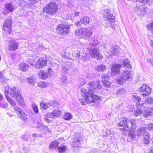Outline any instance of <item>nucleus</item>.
<instances>
[{"instance_id": "nucleus-59", "label": "nucleus", "mask_w": 153, "mask_h": 153, "mask_svg": "<svg viewBox=\"0 0 153 153\" xmlns=\"http://www.w3.org/2000/svg\"><path fill=\"white\" fill-rule=\"evenodd\" d=\"M32 136L33 137H38L37 134L36 133H34L33 134Z\"/></svg>"}, {"instance_id": "nucleus-63", "label": "nucleus", "mask_w": 153, "mask_h": 153, "mask_svg": "<svg viewBox=\"0 0 153 153\" xmlns=\"http://www.w3.org/2000/svg\"><path fill=\"white\" fill-rule=\"evenodd\" d=\"M151 63V64L153 65V60L151 59L150 61Z\"/></svg>"}, {"instance_id": "nucleus-9", "label": "nucleus", "mask_w": 153, "mask_h": 153, "mask_svg": "<svg viewBox=\"0 0 153 153\" xmlns=\"http://www.w3.org/2000/svg\"><path fill=\"white\" fill-rule=\"evenodd\" d=\"M92 33V31L90 29L81 28V36L84 39H88L91 37Z\"/></svg>"}, {"instance_id": "nucleus-64", "label": "nucleus", "mask_w": 153, "mask_h": 153, "mask_svg": "<svg viewBox=\"0 0 153 153\" xmlns=\"http://www.w3.org/2000/svg\"><path fill=\"white\" fill-rule=\"evenodd\" d=\"M150 13H153V9H151V11H150Z\"/></svg>"}, {"instance_id": "nucleus-36", "label": "nucleus", "mask_w": 153, "mask_h": 153, "mask_svg": "<svg viewBox=\"0 0 153 153\" xmlns=\"http://www.w3.org/2000/svg\"><path fill=\"white\" fill-rule=\"evenodd\" d=\"M8 104L4 100L0 102V107L2 108H5L8 106Z\"/></svg>"}, {"instance_id": "nucleus-22", "label": "nucleus", "mask_w": 153, "mask_h": 153, "mask_svg": "<svg viewBox=\"0 0 153 153\" xmlns=\"http://www.w3.org/2000/svg\"><path fill=\"white\" fill-rule=\"evenodd\" d=\"M128 122L129 124V127L132 130H134L136 127V120L131 119L128 120Z\"/></svg>"}, {"instance_id": "nucleus-16", "label": "nucleus", "mask_w": 153, "mask_h": 153, "mask_svg": "<svg viewBox=\"0 0 153 153\" xmlns=\"http://www.w3.org/2000/svg\"><path fill=\"white\" fill-rule=\"evenodd\" d=\"M47 64L46 61L45 59L40 58L38 60L37 63L35 64V66L38 68H41L43 66H45Z\"/></svg>"}, {"instance_id": "nucleus-39", "label": "nucleus", "mask_w": 153, "mask_h": 153, "mask_svg": "<svg viewBox=\"0 0 153 153\" xmlns=\"http://www.w3.org/2000/svg\"><path fill=\"white\" fill-rule=\"evenodd\" d=\"M32 108L33 111L36 113L39 112V110L37 106L35 104H33L32 105Z\"/></svg>"}, {"instance_id": "nucleus-43", "label": "nucleus", "mask_w": 153, "mask_h": 153, "mask_svg": "<svg viewBox=\"0 0 153 153\" xmlns=\"http://www.w3.org/2000/svg\"><path fill=\"white\" fill-rule=\"evenodd\" d=\"M137 2H140L142 4H143L145 5L148 2V0H136Z\"/></svg>"}, {"instance_id": "nucleus-11", "label": "nucleus", "mask_w": 153, "mask_h": 153, "mask_svg": "<svg viewBox=\"0 0 153 153\" xmlns=\"http://www.w3.org/2000/svg\"><path fill=\"white\" fill-rule=\"evenodd\" d=\"M8 49L10 51H14L16 50L18 48L19 45L16 40L14 39L11 40L9 42Z\"/></svg>"}, {"instance_id": "nucleus-27", "label": "nucleus", "mask_w": 153, "mask_h": 153, "mask_svg": "<svg viewBox=\"0 0 153 153\" xmlns=\"http://www.w3.org/2000/svg\"><path fill=\"white\" fill-rule=\"evenodd\" d=\"M40 106L41 108L45 109L49 107V102L45 103L42 101L40 103Z\"/></svg>"}, {"instance_id": "nucleus-10", "label": "nucleus", "mask_w": 153, "mask_h": 153, "mask_svg": "<svg viewBox=\"0 0 153 153\" xmlns=\"http://www.w3.org/2000/svg\"><path fill=\"white\" fill-rule=\"evenodd\" d=\"M117 126L118 127H120L119 129L122 131L128 130L129 128V124L128 120L127 121L126 119L122 120L117 123Z\"/></svg>"}, {"instance_id": "nucleus-25", "label": "nucleus", "mask_w": 153, "mask_h": 153, "mask_svg": "<svg viewBox=\"0 0 153 153\" xmlns=\"http://www.w3.org/2000/svg\"><path fill=\"white\" fill-rule=\"evenodd\" d=\"M81 20V22L84 25H87L89 22V18L87 16L82 17Z\"/></svg>"}, {"instance_id": "nucleus-32", "label": "nucleus", "mask_w": 153, "mask_h": 153, "mask_svg": "<svg viewBox=\"0 0 153 153\" xmlns=\"http://www.w3.org/2000/svg\"><path fill=\"white\" fill-rule=\"evenodd\" d=\"M66 149V147L65 146H62L57 147L58 151L60 153L64 152Z\"/></svg>"}, {"instance_id": "nucleus-1", "label": "nucleus", "mask_w": 153, "mask_h": 153, "mask_svg": "<svg viewBox=\"0 0 153 153\" xmlns=\"http://www.w3.org/2000/svg\"><path fill=\"white\" fill-rule=\"evenodd\" d=\"M87 88H88L86 90L83 88L82 89L81 96L82 98L80 99V101L82 105L95 102V100H97L99 99L98 96L94 94L97 92L96 91L97 90L102 88L99 81L90 82L88 83Z\"/></svg>"}, {"instance_id": "nucleus-62", "label": "nucleus", "mask_w": 153, "mask_h": 153, "mask_svg": "<svg viewBox=\"0 0 153 153\" xmlns=\"http://www.w3.org/2000/svg\"><path fill=\"white\" fill-rule=\"evenodd\" d=\"M64 79V80L65 81V80H66V76H63V77H62V78L61 79H62H62Z\"/></svg>"}, {"instance_id": "nucleus-46", "label": "nucleus", "mask_w": 153, "mask_h": 153, "mask_svg": "<svg viewBox=\"0 0 153 153\" xmlns=\"http://www.w3.org/2000/svg\"><path fill=\"white\" fill-rule=\"evenodd\" d=\"M35 81V79L33 78H28V82L29 84H33Z\"/></svg>"}, {"instance_id": "nucleus-18", "label": "nucleus", "mask_w": 153, "mask_h": 153, "mask_svg": "<svg viewBox=\"0 0 153 153\" xmlns=\"http://www.w3.org/2000/svg\"><path fill=\"white\" fill-rule=\"evenodd\" d=\"M115 75V66L114 64L113 65L112 67L111 68V75L114 76ZM110 75H105V74H102V81H108V79L109 76Z\"/></svg>"}, {"instance_id": "nucleus-15", "label": "nucleus", "mask_w": 153, "mask_h": 153, "mask_svg": "<svg viewBox=\"0 0 153 153\" xmlns=\"http://www.w3.org/2000/svg\"><path fill=\"white\" fill-rule=\"evenodd\" d=\"M136 10L138 15L143 16L146 13L147 9L146 7L139 6H137Z\"/></svg>"}, {"instance_id": "nucleus-31", "label": "nucleus", "mask_w": 153, "mask_h": 153, "mask_svg": "<svg viewBox=\"0 0 153 153\" xmlns=\"http://www.w3.org/2000/svg\"><path fill=\"white\" fill-rule=\"evenodd\" d=\"M146 114L148 116H150L153 114V109L151 107H148L146 110Z\"/></svg>"}, {"instance_id": "nucleus-56", "label": "nucleus", "mask_w": 153, "mask_h": 153, "mask_svg": "<svg viewBox=\"0 0 153 153\" xmlns=\"http://www.w3.org/2000/svg\"><path fill=\"white\" fill-rule=\"evenodd\" d=\"M48 70L49 73H50V74H53V71L50 68H48Z\"/></svg>"}, {"instance_id": "nucleus-5", "label": "nucleus", "mask_w": 153, "mask_h": 153, "mask_svg": "<svg viewBox=\"0 0 153 153\" xmlns=\"http://www.w3.org/2000/svg\"><path fill=\"white\" fill-rule=\"evenodd\" d=\"M70 27L71 25L68 23L60 24L56 27V33L60 36H65L68 33Z\"/></svg>"}, {"instance_id": "nucleus-52", "label": "nucleus", "mask_w": 153, "mask_h": 153, "mask_svg": "<svg viewBox=\"0 0 153 153\" xmlns=\"http://www.w3.org/2000/svg\"><path fill=\"white\" fill-rule=\"evenodd\" d=\"M47 134L48 135L49 137H51L52 136V133L51 130L49 129L46 132Z\"/></svg>"}, {"instance_id": "nucleus-50", "label": "nucleus", "mask_w": 153, "mask_h": 153, "mask_svg": "<svg viewBox=\"0 0 153 153\" xmlns=\"http://www.w3.org/2000/svg\"><path fill=\"white\" fill-rule=\"evenodd\" d=\"M75 34L77 36L81 35V29H76L75 31Z\"/></svg>"}, {"instance_id": "nucleus-26", "label": "nucleus", "mask_w": 153, "mask_h": 153, "mask_svg": "<svg viewBox=\"0 0 153 153\" xmlns=\"http://www.w3.org/2000/svg\"><path fill=\"white\" fill-rule=\"evenodd\" d=\"M128 136L130 137L132 139H134L136 138V136H137L136 134V131L135 132L133 130L132 131H130L128 133Z\"/></svg>"}, {"instance_id": "nucleus-48", "label": "nucleus", "mask_w": 153, "mask_h": 153, "mask_svg": "<svg viewBox=\"0 0 153 153\" xmlns=\"http://www.w3.org/2000/svg\"><path fill=\"white\" fill-rule=\"evenodd\" d=\"M124 93V90L123 89H120L117 91V93L119 94H121Z\"/></svg>"}, {"instance_id": "nucleus-54", "label": "nucleus", "mask_w": 153, "mask_h": 153, "mask_svg": "<svg viewBox=\"0 0 153 153\" xmlns=\"http://www.w3.org/2000/svg\"><path fill=\"white\" fill-rule=\"evenodd\" d=\"M43 128L46 132H47V131L49 129L47 126H43Z\"/></svg>"}, {"instance_id": "nucleus-13", "label": "nucleus", "mask_w": 153, "mask_h": 153, "mask_svg": "<svg viewBox=\"0 0 153 153\" xmlns=\"http://www.w3.org/2000/svg\"><path fill=\"white\" fill-rule=\"evenodd\" d=\"M109 10L108 9H106L104 10L102 14L104 18H106L107 19L109 20L111 22H115L114 17L113 16L112 14L109 13Z\"/></svg>"}, {"instance_id": "nucleus-17", "label": "nucleus", "mask_w": 153, "mask_h": 153, "mask_svg": "<svg viewBox=\"0 0 153 153\" xmlns=\"http://www.w3.org/2000/svg\"><path fill=\"white\" fill-rule=\"evenodd\" d=\"M5 8L4 14H7L12 12L14 9V6L11 3H7L5 4Z\"/></svg>"}, {"instance_id": "nucleus-47", "label": "nucleus", "mask_w": 153, "mask_h": 153, "mask_svg": "<svg viewBox=\"0 0 153 153\" xmlns=\"http://www.w3.org/2000/svg\"><path fill=\"white\" fill-rule=\"evenodd\" d=\"M146 102L149 103L153 104V98H149L147 99Z\"/></svg>"}, {"instance_id": "nucleus-2", "label": "nucleus", "mask_w": 153, "mask_h": 153, "mask_svg": "<svg viewBox=\"0 0 153 153\" xmlns=\"http://www.w3.org/2000/svg\"><path fill=\"white\" fill-rule=\"evenodd\" d=\"M4 93L6 99L12 106H15V103L8 97L7 94L20 102H22L23 101V98L21 96V93L19 88L17 87H14L13 88H10L8 87H6L5 88Z\"/></svg>"}, {"instance_id": "nucleus-12", "label": "nucleus", "mask_w": 153, "mask_h": 153, "mask_svg": "<svg viewBox=\"0 0 153 153\" xmlns=\"http://www.w3.org/2000/svg\"><path fill=\"white\" fill-rule=\"evenodd\" d=\"M61 111L58 109H55L51 113L46 114L45 117H46L54 118L58 117L61 115Z\"/></svg>"}, {"instance_id": "nucleus-8", "label": "nucleus", "mask_w": 153, "mask_h": 153, "mask_svg": "<svg viewBox=\"0 0 153 153\" xmlns=\"http://www.w3.org/2000/svg\"><path fill=\"white\" fill-rule=\"evenodd\" d=\"M151 88L146 84H143L139 90L141 92V94L145 97L149 95L151 93Z\"/></svg>"}, {"instance_id": "nucleus-21", "label": "nucleus", "mask_w": 153, "mask_h": 153, "mask_svg": "<svg viewBox=\"0 0 153 153\" xmlns=\"http://www.w3.org/2000/svg\"><path fill=\"white\" fill-rule=\"evenodd\" d=\"M129 60L128 59H125L122 60V63H123L124 65V68L127 70L131 69V66L129 63Z\"/></svg>"}, {"instance_id": "nucleus-20", "label": "nucleus", "mask_w": 153, "mask_h": 153, "mask_svg": "<svg viewBox=\"0 0 153 153\" xmlns=\"http://www.w3.org/2000/svg\"><path fill=\"white\" fill-rule=\"evenodd\" d=\"M12 24L11 20L10 19H7L5 21L4 24L3 25V29L6 30L5 28L10 29L11 28Z\"/></svg>"}, {"instance_id": "nucleus-38", "label": "nucleus", "mask_w": 153, "mask_h": 153, "mask_svg": "<svg viewBox=\"0 0 153 153\" xmlns=\"http://www.w3.org/2000/svg\"><path fill=\"white\" fill-rule=\"evenodd\" d=\"M47 86V84L45 82H41L39 83L38 86L43 88L46 87Z\"/></svg>"}, {"instance_id": "nucleus-35", "label": "nucleus", "mask_w": 153, "mask_h": 153, "mask_svg": "<svg viewBox=\"0 0 153 153\" xmlns=\"http://www.w3.org/2000/svg\"><path fill=\"white\" fill-rule=\"evenodd\" d=\"M80 140H79L78 137H75L74 138L73 141V143H74L73 145V146L75 147L76 146H75V145H78L79 143L80 142Z\"/></svg>"}, {"instance_id": "nucleus-33", "label": "nucleus", "mask_w": 153, "mask_h": 153, "mask_svg": "<svg viewBox=\"0 0 153 153\" xmlns=\"http://www.w3.org/2000/svg\"><path fill=\"white\" fill-rule=\"evenodd\" d=\"M121 65L120 64H115V75L118 74L120 73V69Z\"/></svg>"}, {"instance_id": "nucleus-14", "label": "nucleus", "mask_w": 153, "mask_h": 153, "mask_svg": "<svg viewBox=\"0 0 153 153\" xmlns=\"http://www.w3.org/2000/svg\"><path fill=\"white\" fill-rule=\"evenodd\" d=\"M14 109L18 115L19 117L22 120H25L27 119V116L21 109L19 107H15L14 108Z\"/></svg>"}, {"instance_id": "nucleus-7", "label": "nucleus", "mask_w": 153, "mask_h": 153, "mask_svg": "<svg viewBox=\"0 0 153 153\" xmlns=\"http://www.w3.org/2000/svg\"><path fill=\"white\" fill-rule=\"evenodd\" d=\"M130 77L129 71L128 70L123 71L122 72L121 76L119 78H117V82L119 85H122L126 80H127Z\"/></svg>"}, {"instance_id": "nucleus-28", "label": "nucleus", "mask_w": 153, "mask_h": 153, "mask_svg": "<svg viewBox=\"0 0 153 153\" xmlns=\"http://www.w3.org/2000/svg\"><path fill=\"white\" fill-rule=\"evenodd\" d=\"M59 144V143L57 141L55 140L53 141L50 145L49 148L51 149H54Z\"/></svg>"}, {"instance_id": "nucleus-41", "label": "nucleus", "mask_w": 153, "mask_h": 153, "mask_svg": "<svg viewBox=\"0 0 153 153\" xmlns=\"http://www.w3.org/2000/svg\"><path fill=\"white\" fill-rule=\"evenodd\" d=\"M147 27L149 30H151V32L153 34V22L147 26Z\"/></svg>"}, {"instance_id": "nucleus-19", "label": "nucleus", "mask_w": 153, "mask_h": 153, "mask_svg": "<svg viewBox=\"0 0 153 153\" xmlns=\"http://www.w3.org/2000/svg\"><path fill=\"white\" fill-rule=\"evenodd\" d=\"M29 68V65L25 63L21 62L19 65V69L22 71H26L28 70Z\"/></svg>"}, {"instance_id": "nucleus-3", "label": "nucleus", "mask_w": 153, "mask_h": 153, "mask_svg": "<svg viewBox=\"0 0 153 153\" xmlns=\"http://www.w3.org/2000/svg\"><path fill=\"white\" fill-rule=\"evenodd\" d=\"M58 9L57 5L55 2H51L43 8L42 12L47 15L52 16L57 13Z\"/></svg>"}, {"instance_id": "nucleus-55", "label": "nucleus", "mask_w": 153, "mask_h": 153, "mask_svg": "<svg viewBox=\"0 0 153 153\" xmlns=\"http://www.w3.org/2000/svg\"><path fill=\"white\" fill-rule=\"evenodd\" d=\"M81 23H82L81 22L80 20V22H77L76 23L75 25H76L78 27H79L80 26Z\"/></svg>"}, {"instance_id": "nucleus-23", "label": "nucleus", "mask_w": 153, "mask_h": 153, "mask_svg": "<svg viewBox=\"0 0 153 153\" xmlns=\"http://www.w3.org/2000/svg\"><path fill=\"white\" fill-rule=\"evenodd\" d=\"M95 69L98 72H104L106 70L105 66L103 64L98 65L96 66Z\"/></svg>"}, {"instance_id": "nucleus-37", "label": "nucleus", "mask_w": 153, "mask_h": 153, "mask_svg": "<svg viewBox=\"0 0 153 153\" xmlns=\"http://www.w3.org/2000/svg\"><path fill=\"white\" fill-rule=\"evenodd\" d=\"M72 116L70 113H69L65 114L63 117L64 119L66 120H70Z\"/></svg>"}, {"instance_id": "nucleus-49", "label": "nucleus", "mask_w": 153, "mask_h": 153, "mask_svg": "<svg viewBox=\"0 0 153 153\" xmlns=\"http://www.w3.org/2000/svg\"><path fill=\"white\" fill-rule=\"evenodd\" d=\"M80 52L79 51H77L75 55V57L76 58L79 59L80 58Z\"/></svg>"}, {"instance_id": "nucleus-58", "label": "nucleus", "mask_w": 153, "mask_h": 153, "mask_svg": "<svg viewBox=\"0 0 153 153\" xmlns=\"http://www.w3.org/2000/svg\"><path fill=\"white\" fill-rule=\"evenodd\" d=\"M44 119L48 123H50L51 122V120H48L47 118H45Z\"/></svg>"}, {"instance_id": "nucleus-29", "label": "nucleus", "mask_w": 153, "mask_h": 153, "mask_svg": "<svg viewBox=\"0 0 153 153\" xmlns=\"http://www.w3.org/2000/svg\"><path fill=\"white\" fill-rule=\"evenodd\" d=\"M142 113V111L141 109L138 108V107L137 108L134 110V114L135 116L137 117L140 115Z\"/></svg>"}, {"instance_id": "nucleus-44", "label": "nucleus", "mask_w": 153, "mask_h": 153, "mask_svg": "<svg viewBox=\"0 0 153 153\" xmlns=\"http://www.w3.org/2000/svg\"><path fill=\"white\" fill-rule=\"evenodd\" d=\"M146 127H147V130H153V123L146 125Z\"/></svg>"}, {"instance_id": "nucleus-53", "label": "nucleus", "mask_w": 153, "mask_h": 153, "mask_svg": "<svg viewBox=\"0 0 153 153\" xmlns=\"http://www.w3.org/2000/svg\"><path fill=\"white\" fill-rule=\"evenodd\" d=\"M4 97L3 95L0 93V102L3 100Z\"/></svg>"}, {"instance_id": "nucleus-4", "label": "nucleus", "mask_w": 153, "mask_h": 153, "mask_svg": "<svg viewBox=\"0 0 153 153\" xmlns=\"http://www.w3.org/2000/svg\"><path fill=\"white\" fill-rule=\"evenodd\" d=\"M136 134L138 137L143 136L144 143L146 144L149 143L150 137L149 134L147 132V127L146 126L137 128L136 131Z\"/></svg>"}, {"instance_id": "nucleus-61", "label": "nucleus", "mask_w": 153, "mask_h": 153, "mask_svg": "<svg viewBox=\"0 0 153 153\" xmlns=\"http://www.w3.org/2000/svg\"><path fill=\"white\" fill-rule=\"evenodd\" d=\"M150 44L151 46L153 47V41H150Z\"/></svg>"}, {"instance_id": "nucleus-40", "label": "nucleus", "mask_w": 153, "mask_h": 153, "mask_svg": "<svg viewBox=\"0 0 153 153\" xmlns=\"http://www.w3.org/2000/svg\"><path fill=\"white\" fill-rule=\"evenodd\" d=\"M102 82L103 85L107 88L109 87L111 85V82L108 81H103Z\"/></svg>"}, {"instance_id": "nucleus-30", "label": "nucleus", "mask_w": 153, "mask_h": 153, "mask_svg": "<svg viewBox=\"0 0 153 153\" xmlns=\"http://www.w3.org/2000/svg\"><path fill=\"white\" fill-rule=\"evenodd\" d=\"M49 103V106L57 107L59 105L57 101L55 100L50 101Z\"/></svg>"}, {"instance_id": "nucleus-45", "label": "nucleus", "mask_w": 153, "mask_h": 153, "mask_svg": "<svg viewBox=\"0 0 153 153\" xmlns=\"http://www.w3.org/2000/svg\"><path fill=\"white\" fill-rule=\"evenodd\" d=\"M21 138L24 140L28 141L29 140L28 136L26 135L21 136Z\"/></svg>"}, {"instance_id": "nucleus-51", "label": "nucleus", "mask_w": 153, "mask_h": 153, "mask_svg": "<svg viewBox=\"0 0 153 153\" xmlns=\"http://www.w3.org/2000/svg\"><path fill=\"white\" fill-rule=\"evenodd\" d=\"M79 13L76 11H74L72 14V16H74V17L79 16Z\"/></svg>"}, {"instance_id": "nucleus-42", "label": "nucleus", "mask_w": 153, "mask_h": 153, "mask_svg": "<svg viewBox=\"0 0 153 153\" xmlns=\"http://www.w3.org/2000/svg\"><path fill=\"white\" fill-rule=\"evenodd\" d=\"M120 51V49L118 46H115V56H118Z\"/></svg>"}, {"instance_id": "nucleus-6", "label": "nucleus", "mask_w": 153, "mask_h": 153, "mask_svg": "<svg viewBox=\"0 0 153 153\" xmlns=\"http://www.w3.org/2000/svg\"><path fill=\"white\" fill-rule=\"evenodd\" d=\"M97 44V43L95 42L93 43L91 42H90V45L91 47L89 48V49L90 50V54L92 58L97 59H101L102 57L99 52V49L97 48H94Z\"/></svg>"}, {"instance_id": "nucleus-57", "label": "nucleus", "mask_w": 153, "mask_h": 153, "mask_svg": "<svg viewBox=\"0 0 153 153\" xmlns=\"http://www.w3.org/2000/svg\"><path fill=\"white\" fill-rule=\"evenodd\" d=\"M0 77L1 80H3L4 79L3 76L2 75V74L1 72H0Z\"/></svg>"}, {"instance_id": "nucleus-60", "label": "nucleus", "mask_w": 153, "mask_h": 153, "mask_svg": "<svg viewBox=\"0 0 153 153\" xmlns=\"http://www.w3.org/2000/svg\"><path fill=\"white\" fill-rule=\"evenodd\" d=\"M29 64H30L31 65L33 66L35 65V62H32Z\"/></svg>"}, {"instance_id": "nucleus-34", "label": "nucleus", "mask_w": 153, "mask_h": 153, "mask_svg": "<svg viewBox=\"0 0 153 153\" xmlns=\"http://www.w3.org/2000/svg\"><path fill=\"white\" fill-rule=\"evenodd\" d=\"M133 100L135 102H139L140 101V98L136 94H134L133 95Z\"/></svg>"}, {"instance_id": "nucleus-24", "label": "nucleus", "mask_w": 153, "mask_h": 153, "mask_svg": "<svg viewBox=\"0 0 153 153\" xmlns=\"http://www.w3.org/2000/svg\"><path fill=\"white\" fill-rule=\"evenodd\" d=\"M39 77L42 79H46L48 77V74L46 72L41 71L38 73Z\"/></svg>"}]
</instances>
